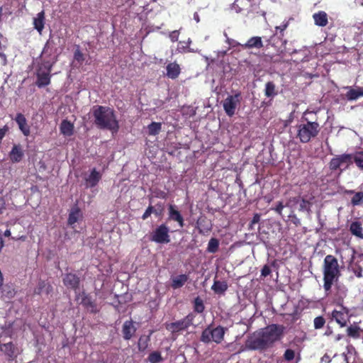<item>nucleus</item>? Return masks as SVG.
I'll return each mask as SVG.
<instances>
[{"label": "nucleus", "mask_w": 363, "mask_h": 363, "mask_svg": "<svg viewBox=\"0 0 363 363\" xmlns=\"http://www.w3.org/2000/svg\"><path fill=\"white\" fill-rule=\"evenodd\" d=\"M95 125L101 130H108L113 133L119 130V123L113 108L96 105L91 108Z\"/></svg>", "instance_id": "f257e3e1"}, {"label": "nucleus", "mask_w": 363, "mask_h": 363, "mask_svg": "<svg viewBox=\"0 0 363 363\" xmlns=\"http://www.w3.org/2000/svg\"><path fill=\"white\" fill-rule=\"evenodd\" d=\"M323 289L327 296L332 292V286L341 275L338 261L331 255L325 256L323 266Z\"/></svg>", "instance_id": "f03ea898"}, {"label": "nucleus", "mask_w": 363, "mask_h": 363, "mask_svg": "<svg viewBox=\"0 0 363 363\" xmlns=\"http://www.w3.org/2000/svg\"><path fill=\"white\" fill-rule=\"evenodd\" d=\"M296 138L299 141L302 143H308L318 135L320 126L317 121H309L307 118H304L296 125Z\"/></svg>", "instance_id": "7ed1b4c3"}, {"label": "nucleus", "mask_w": 363, "mask_h": 363, "mask_svg": "<svg viewBox=\"0 0 363 363\" xmlns=\"http://www.w3.org/2000/svg\"><path fill=\"white\" fill-rule=\"evenodd\" d=\"M57 58L54 57L52 61L44 59L41 63H39L36 69V82L35 84L38 88L45 87L50 84L51 72Z\"/></svg>", "instance_id": "20e7f679"}, {"label": "nucleus", "mask_w": 363, "mask_h": 363, "mask_svg": "<svg viewBox=\"0 0 363 363\" xmlns=\"http://www.w3.org/2000/svg\"><path fill=\"white\" fill-rule=\"evenodd\" d=\"M227 330V328H224L220 325H218L215 328H211V326H208L203 330L200 340L204 343L214 342L216 344H220L223 340Z\"/></svg>", "instance_id": "39448f33"}, {"label": "nucleus", "mask_w": 363, "mask_h": 363, "mask_svg": "<svg viewBox=\"0 0 363 363\" xmlns=\"http://www.w3.org/2000/svg\"><path fill=\"white\" fill-rule=\"evenodd\" d=\"M284 329L282 325L272 324L260 331L268 347L282 337Z\"/></svg>", "instance_id": "423d86ee"}, {"label": "nucleus", "mask_w": 363, "mask_h": 363, "mask_svg": "<svg viewBox=\"0 0 363 363\" xmlns=\"http://www.w3.org/2000/svg\"><path fill=\"white\" fill-rule=\"evenodd\" d=\"M169 228L166 223L158 225L150 235V240L159 244L170 242Z\"/></svg>", "instance_id": "0eeeda50"}, {"label": "nucleus", "mask_w": 363, "mask_h": 363, "mask_svg": "<svg viewBox=\"0 0 363 363\" xmlns=\"http://www.w3.org/2000/svg\"><path fill=\"white\" fill-rule=\"evenodd\" d=\"M81 298L80 304L90 313L96 314L99 313L101 308L98 306L96 300L92 296L83 291L76 296V299Z\"/></svg>", "instance_id": "6e6552de"}, {"label": "nucleus", "mask_w": 363, "mask_h": 363, "mask_svg": "<svg viewBox=\"0 0 363 363\" xmlns=\"http://www.w3.org/2000/svg\"><path fill=\"white\" fill-rule=\"evenodd\" d=\"M194 317V314L189 313L179 320L167 324L166 329L172 333H178L184 331L193 324Z\"/></svg>", "instance_id": "1a4fd4ad"}, {"label": "nucleus", "mask_w": 363, "mask_h": 363, "mask_svg": "<svg viewBox=\"0 0 363 363\" xmlns=\"http://www.w3.org/2000/svg\"><path fill=\"white\" fill-rule=\"evenodd\" d=\"M245 347L249 350H265L268 348L267 343L261 333H254L249 336L245 341Z\"/></svg>", "instance_id": "9d476101"}, {"label": "nucleus", "mask_w": 363, "mask_h": 363, "mask_svg": "<svg viewBox=\"0 0 363 363\" xmlns=\"http://www.w3.org/2000/svg\"><path fill=\"white\" fill-rule=\"evenodd\" d=\"M240 99L241 94L238 92L234 95L228 96L223 101V109L228 116L232 117L235 114L237 106L240 104Z\"/></svg>", "instance_id": "9b49d317"}, {"label": "nucleus", "mask_w": 363, "mask_h": 363, "mask_svg": "<svg viewBox=\"0 0 363 363\" xmlns=\"http://www.w3.org/2000/svg\"><path fill=\"white\" fill-rule=\"evenodd\" d=\"M340 309H334L331 312L332 319L335 320V322L341 327L343 328L347 325L349 320V311L346 307L342 305L340 306Z\"/></svg>", "instance_id": "f8f14e48"}, {"label": "nucleus", "mask_w": 363, "mask_h": 363, "mask_svg": "<svg viewBox=\"0 0 363 363\" xmlns=\"http://www.w3.org/2000/svg\"><path fill=\"white\" fill-rule=\"evenodd\" d=\"M62 281L64 285L69 289L77 291L79 288L80 279L74 273H67L64 275Z\"/></svg>", "instance_id": "ddd939ff"}, {"label": "nucleus", "mask_w": 363, "mask_h": 363, "mask_svg": "<svg viewBox=\"0 0 363 363\" xmlns=\"http://www.w3.org/2000/svg\"><path fill=\"white\" fill-rule=\"evenodd\" d=\"M167 220L177 222L182 228L184 226V219L180 211H178L177 206L174 205H169Z\"/></svg>", "instance_id": "4468645a"}, {"label": "nucleus", "mask_w": 363, "mask_h": 363, "mask_svg": "<svg viewBox=\"0 0 363 363\" xmlns=\"http://www.w3.org/2000/svg\"><path fill=\"white\" fill-rule=\"evenodd\" d=\"M57 50L55 40L50 38L44 45L41 55L52 61L55 57L52 59L51 57L57 52Z\"/></svg>", "instance_id": "2eb2a0df"}, {"label": "nucleus", "mask_w": 363, "mask_h": 363, "mask_svg": "<svg viewBox=\"0 0 363 363\" xmlns=\"http://www.w3.org/2000/svg\"><path fill=\"white\" fill-rule=\"evenodd\" d=\"M15 121L18 125L20 130L25 136H28L30 134V126L27 123V120L23 114L18 113L16 114Z\"/></svg>", "instance_id": "dca6fc26"}, {"label": "nucleus", "mask_w": 363, "mask_h": 363, "mask_svg": "<svg viewBox=\"0 0 363 363\" xmlns=\"http://www.w3.org/2000/svg\"><path fill=\"white\" fill-rule=\"evenodd\" d=\"M335 290L333 298L335 301L340 306L342 305L344 298L347 296V289L345 286L338 284L337 282L334 284Z\"/></svg>", "instance_id": "f3484780"}, {"label": "nucleus", "mask_w": 363, "mask_h": 363, "mask_svg": "<svg viewBox=\"0 0 363 363\" xmlns=\"http://www.w3.org/2000/svg\"><path fill=\"white\" fill-rule=\"evenodd\" d=\"M346 89L348 91L345 94V97L348 101H356L359 98L363 97V86H347Z\"/></svg>", "instance_id": "a211bd4d"}, {"label": "nucleus", "mask_w": 363, "mask_h": 363, "mask_svg": "<svg viewBox=\"0 0 363 363\" xmlns=\"http://www.w3.org/2000/svg\"><path fill=\"white\" fill-rule=\"evenodd\" d=\"M24 156V152L21 145H14L9 152V158L13 163L21 162Z\"/></svg>", "instance_id": "6ab92c4d"}, {"label": "nucleus", "mask_w": 363, "mask_h": 363, "mask_svg": "<svg viewBox=\"0 0 363 363\" xmlns=\"http://www.w3.org/2000/svg\"><path fill=\"white\" fill-rule=\"evenodd\" d=\"M45 11L43 10L37 14L36 17L33 18L34 28L39 33L40 35L42 34V32L45 28Z\"/></svg>", "instance_id": "aec40b11"}, {"label": "nucleus", "mask_w": 363, "mask_h": 363, "mask_svg": "<svg viewBox=\"0 0 363 363\" xmlns=\"http://www.w3.org/2000/svg\"><path fill=\"white\" fill-rule=\"evenodd\" d=\"M123 336L126 340H130L136 332V328L133 325L132 320H126L123 325Z\"/></svg>", "instance_id": "412c9836"}, {"label": "nucleus", "mask_w": 363, "mask_h": 363, "mask_svg": "<svg viewBox=\"0 0 363 363\" xmlns=\"http://www.w3.org/2000/svg\"><path fill=\"white\" fill-rule=\"evenodd\" d=\"M315 25L320 27H325L328 23V16L324 11H319L313 14Z\"/></svg>", "instance_id": "4be33fe9"}, {"label": "nucleus", "mask_w": 363, "mask_h": 363, "mask_svg": "<svg viewBox=\"0 0 363 363\" xmlns=\"http://www.w3.org/2000/svg\"><path fill=\"white\" fill-rule=\"evenodd\" d=\"M166 69L167 76L172 79H177L181 73L180 66L176 62L169 63L166 67Z\"/></svg>", "instance_id": "5701e85b"}, {"label": "nucleus", "mask_w": 363, "mask_h": 363, "mask_svg": "<svg viewBox=\"0 0 363 363\" xmlns=\"http://www.w3.org/2000/svg\"><path fill=\"white\" fill-rule=\"evenodd\" d=\"M189 280V276L186 274H179L171 277V287L173 289L182 288Z\"/></svg>", "instance_id": "b1692460"}, {"label": "nucleus", "mask_w": 363, "mask_h": 363, "mask_svg": "<svg viewBox=\"0 0 363 363\" xmlns=\"http://www.w3.org/2000/svg\"><path fill=\"white\" fill-rule=\"evenodd\" d=\"M243 49L258 48L263 47V43L261 37L255 36L250 38L246 43L241 45Z\"/></svg>", "instance_id": "393cba45"}, {"label": "nucleus", "mask_w": 363, "mask_h": 363, "mask_svg": "<svg viewBox=\"0 0 363 363\" xmlns=\"http://www.w3.org/2000/svg\"><path fill=\"white\" fill-rule=\"evenodd\" d=\"M74 124L67 119L63 120L60 125V133L67 137L74 134Z\"/></svg>", "instance_id": "a878e982"}, {"label": "nucleus", "mask_w": 363, "mask_h": 363, "mask_svg": "<svg viewBox=\"0 0 363 363\" xmlns=\"http://www.w3.org/2000/svg\"><path fill=\"white\" fill-rule=\"evenodd\" d=\"M52 289L53 288L50 284L40 280L38 281L37 287L34 290V294L40 295L42 293L45 292L46 294H49L52 291Z\"/></svg>", "instance_id": "bb28decb"}, {"label": "nucleus", "mask_w": 363, "mask_h": 363, "mask_svg": "<svg viewBox=\"0 0 363 363\" xmlns=\"http://www.w3.org/2000/svg\"><path fill=\"white\" fill-rule=\"evenodd\" d=\"M350 233L361 239H363V228L359 221H354L350 225Z\"/></svg>", "instance_id": "cd10ccee"}, {"label": "nucleus", "mask_w": 363, "mask_h": 363, "mask_svg": "<svg viewBox=\"0 0 363 363\" xmlns=\"http://www.w3.org/2000/svg\"><path fill=\"white\" fill-rule=\"evenodd\" d=\"M101 176L99 174V172L96 170V169H94L89 177L86 178V181L89 184V186L90 187H94L96 186L99 180L101 179Z\"/></svg>", "instance_id": "c85d7f7f"}, {"label": "nucleus", "mask_w": 363, "mask_h": 363, "mask_svg": "<svg viewBox=\"0 0 363 363\" xmlns=\"http://www.w3.org/2000/svg\"><path fill=\"white\" fill-rule=\"evenodd\" d=\"M152 334V331L150 333L149 335H141L138 340V347L139 351L144 352L148 347L150 341V335Z\"/></svg>", "instance_id": "c756f323"}, {"label": "nucleus", "mask_w": 363, "mask_h": 363, "mask_svg": "<svg viewBox=\"0 0 363 363\" xmlns=\"http://www.w3.org/2000/svg\"><path fill=\"white\" fill-rule=\"evenodd\" d=\"M196 224L198 225L199 232L201 234H204L211 230V224L208 223L206 218H199Z\"/></svg>", "instance_id": "7c9ffc66"}, {"label": "nucleus", "mask_w": 363, "mask_h": 363, "mask_svg": "<svg viewBox=\"0 0 363 363\" xmlns=\"http://www.w3.org/2000/svg\"><path fill=\"white\" fill-rule=\"evenodd\" d=\"M277 94H278V91L276 89L275 84L272 81L267 82L265 84L264 95L267 97L273 98L275 96H277Z\"/></svg>", "instance_id": "2f4dec72"}, {"label": "nucleus", "mask_w": 363, "mask_h": 363, "mask_svg": "<svg viewBox=\"0 0 363 363\" xmlns=\"http://www.w3.org/2000/svg\"><path fill=\"white\" fill-rule=\"evenodd\" d=\"M80 215V209L77 207H73L69 213L67 223L69 225H72L79 220Z\"/></svg>", "instance_id": "473e14b6"}, {"label": "nucleus", "mask_w": 363, "mask_h": 363, "mask_svg": "<svg viewBox=\"0 0 363 363\" xmlns=\"http://www.w3.org/2000/svg\"><path fill=\"white\" fill-rule=\"evenodd\" d=\"M347 335L353 339H359L361 336V328L357 325H350L347 328Z\"/></svg>", "instance_id": "72a5a7b5"}, {"label": "nucleus", "mask_w": 363, "mask_h": 363, "mask_svg": "<svg viewBox=\"0 0 363 363\" xmlns=\"http://www.w3.org/2000/svg\"><path fill=\"white\" fill-rule=\"evenodd\" d=\"M211 289L216 294H223L228 289V285L225 281H215Z\"/></svg>", "instance_id": "f704fd0d"}, {"label": "nucleus", "mask_w": 363, "mask_h": 363, "mask_svg": "<svg viewBox=\"0 0 363 363\" xmlns=\"http://www.w3.org/2000/svg\"><path fill=\"white\" fill-rule=\"evenodd\" d=\"M162 129V123L157 122H152L147 126L148 133L150 135H157Z\"/></svg>", "instance_id": "c9c22d12"}, {"label": "nucleus", "mask_w": 363, "mask_h": 363, "mask_svg": "<svg viewBox=\"0 0 363 363\" xmlns=\"http://www.w3.org/2000/svg\"><path fill=\"white\" fill-rule=\"evenodd\" d=\"M219 249V240L216 238H211L208 241L207 251L210 253H216Z\"/></svg>", "instance_id": "e433bc0d"}, {"label": "nucleus", "mask_w": 363, "mask_h": 363, "mask_svg": "<svg viewBox=\"0 0 363 363\" xmlns=\"http://www.w3.org/2000/svg\"><path fill=\"white\" fill-rule=\"evenodd\" d=\"M353 162L355 163L357 167L363 170V151L356 152L353 154Z\"/></svg>", "instance_id": "4c0bfd02"}, {"label": "nucleus", "mask_w": 363, "mask_h": 363, "mask_svg": "<svg viewBox=\"0 0 363 363\" xmlns=\"http://www.w3.org/2000/svg\"><path fill=\"white\" fill-rule=\"evenodd\" d=\"M147 359L150 363H159L162 362L163 358L160 352L154 351L150 353Z\"/></svg>", "instance_id": "58836bf2"}, {"label": "nucleus", "mask_w": 363, "mask_h": 363, "mask_svg": "<svg viewBox=\"0 0 363 363\" xmlns=\"http://www.w3.org/2000/svg\"><path fill=\"white\" fill-rule=\"evenodd\" d=\"M194 308L196 312H197L199 313H201L203 312V311L205 309V306H204L203 300L199 296H197L194 299Z\"/></svg>", "instance_id": "ea45409f"}, {"label": "nucleus", "mask_w": 363, "mask_h": 363, "mask_svg": "<svg viewBox=\"0 0 363 363\" xmlns=\"http://www.w3.org/2000/svg\"><path fill=\"white\" fill-rule=\"evenodd\" d=\"M349 269L355 274L358 278L363 277L362 267L358 263H352L350 264Z\"/></svg>", "instance_id": "a19ab883"}, {"label": "nucleus", "mask_w": 363, "mask_h": 363, "mask_svg": "<svg viewBox=\"0 0 363 363\" xmlns=\"http://www.w3.org/2000/svg\"><path fill=\"white\" fill-rule=\"evenodd\" d=\"M340 161V165L344 163L350 164L353 162V155L352 154H342L337 156Z\"/></svg>", "instance_id": "79ce46f5"}, {"label": "nucleus", "mask_w": 363, "mask_h": 363, "mask_svg": "<svg viewBox=\"0 0 363 363\" xmlns=\"http://www.w3.org/2000/svg\"><path fill=\"white\" fill-rule=\"evenodd\" d=\"M363 203V192L359 191L354 194V196L351 199V203L352 206H359Z\"/></svg>", "instance_id": "37998d69"}, {"label": "nucleus", "mask_w": 363, "mask_h": 363, "mask_svg": "<svg viewBox=\"0 0 363 363\" xmlns=\"http://www.w3.org/2000/svg\"><path fill=\"white\" fill-rule=\"evenodd\" d=\"M325 322V318L323 316H317L313 320V327L315 330L322 329L324 327Z\"/></svg>", "instance_id": "c03bdc74"}, {"label": "nucleus", "mask_w": 363, "mask_h": 363, "mask_svg": "<svg viewBox=\"0 0 363 363\" xmlns=\"http://www.w3.org/2000/svg\"><path fill=\"white\" fill-rule=\"evenodd\" d=\"M74 60L77 61L79 65H82L85 60L84 55L80 50L79 45H77V48L74 52Z\"/></svg>", "instance_id": "a18cd8bd"}, {"label": "nucleus", "mask_w": 363, "mask_h": 363, "mask_svg": "<svg viewBox=\"0 0 363 363\" xmlns=\"http://www.w3.org/2000/svg\"><path fill=\"white\" fill-rule=\"evenodd\" d=\"M289 26V21H284L282 22V23L275 27V30L277 32L279 31L280 37H284V31Z\"/></svg>", "instance_id": "49530a36"}, {"label": "nucleus", "mask_w": 363, "mask_h": 363, "mask_svg": "<svg viewBox=\"0 0 363 363\" xmlns=\"http://www.w3.org/2000/svg\"><path fill=\"white\" fill-rule=\"evenodd\" d=\"M340 163L339 160L337 159V156L335 157H333L331 159L330 162H329V168L335 171L340 167Z\"/></svg>", "instance_id": "de8ad7c7"}, {"label": "nucleus", "mask_w": 363, "mask_h": 363, "mask_svg": "<svg viewBox=\"0 0 363 363\" xmlns=\"http://www.w3.org/2000/svg\"><path fill=\"white\" fill-rule=\"evenodd\" d=\"M155 207V215L156 216H161L163 214L164 210V205L162 202H158L156 203Z\"/></svg>", "instance_id": "09e8293b"}, {"label": "nucleus", "mask_w": 363, "mask_h": 363, "mask_svg": "<svg viewBox=\"0 0 363 363\" xmlns=\"http://www.w3.org/2000/svg\"><path fill=\"white\" fill-rule=\"evenodd\" d=\"M295 357V352L291 349L286 350L284 354V358L286 361L290 362L293 360Z\"/></svg>", "instance_id": "8fccbe9b"}, {"label": "nucleus", "mask_w": 363, "mask_h": 363, "mask_svg": "<svg viewBox=\"0 0 363 363\" xmlns=\"http://www.w3.org/2000/svg\"><path fill=\"white\" fill-rule=\"evenodd\" d=\"M154 194L155 197L162 199H166L168 196V194L166 191L160 189H155Z\"/></svg>", "instance_id": "3c124183"}, {"label": "nucleus", "mask_w": 363, "mask_h": 363, "mask_svg": "<svg viewBox=\"0 0 363 363\" xmlns=\"http://www.w3.org/2000/svg\"><path fill=\"white\" fill-rule=\"evenodd\" d=\"M285 206L283 204L282 201L278 202L277 205L274 208H272L271 209L274 211L279 216H282V210Z\"/></svg>", "instance_id": "603ef678"}, {"label": "nucleus", "mask_w": 363, "mask_h": 363, "mask_svg": "<svg viewBox=\"0 0 363 363\" xmlns=\"http://www.w3.org/2000/svg\"><path fill=\"white\" fill-rule=\"evenodd\" d=\"M271 272H272V270H271L269 266H268L267 264H265L261 270V276L263 277H266L268 275H269L271 274Z\"/></svg>", "instance_id": "864d4df0"}, {"label": "nucleus", "mask_w": 363, "mask_h": 363, "mask_svg": "<svg viewBox=\"0 0 363 363\" xmlns=\"http://www.w3.org/2000/svg\"><path fill=\"white\" fill-rule=\"evenodd\" d=\"M310 202L307 201L306 199L303 198L301 199V202L300 203V209L301 210H308L310 207Z\"/></svg>", "instance_id": "5fc2aeb1"}, {"label": "nucleus", "mask_w": 363, "mask_h": 363, "mask_svg": "<svg viewBox=\"0 0 363 363\" xmlns=\"http://www.w3.org/2000/svg\"><path fill=\"white\" fill-rule=\"evenodd\" d=\"M169 38L172 42L177 41L179 38V32L177 30L172 31L169 35Z\"/></svg>", "instance_id": "6e6d98bb"}, {"label": "nucleus", "mask_w": 363, "mask_h": 363, "mask_svg": "<svg viewBox=\"0 0 363 363\" xmlns=\"http://www.w3.org/2000/svg\"><path fill=\"white\" fill-rule=\"evenodd\" d=\"M6 209V201L3 197H0V215Z\"/></svg>", "instance_id": "4d7b16f0"}, {"label": "nucleus", "mask_w": 363, "mask_h": 363, "mask_svg": "<svg viewBox=\"0 0 363 363\" xmlns=\"http://www.w3.org/2000/svg\"><path fill=\"white\" fill-rule=\"evenodd\" d=\"M261 216L259 213H255L251 220L252 224H257L260 221Z\"/></svg>", "instance_id": "13d9d810"}, {"label": "nucleus", "mask_w": 363, "mask_h": 363, "mask_svg": "<svg viewBox=\"0 0 363 363\" xmlns=\"http://www.w3.org/2000/svg\"><path fill=\"white\" fill-rule=\"evenodd\" d=\"M243 1L244 0H235L233 3V7L236 9L237 12H240L242 11V9L239 8L237 9V7H239V4L240 3L242 4Z\"/></svg>", "instance_id": "bf43d9fd"}, {"label": "nucleus", "mask_w": 363, "mask_h": 363, "mask_svg": "<svg viewBox=\"0 0 363 363\" xmlns=\"http://www.w3.org/2000/svg\"><path fill=\"white\" fill-rule=\"evenodd\" d=\"M147 212H148L149 213L152 214V213H154L155 214V207L152 205H150L147 209L145 210Z\"/></svg>", "instance_id": "052dcab7"}, {"label": "nucleus", "mask_w": 363, "mask_h": 363, "mask_svg": "<svg viewBox=\"0 0 363 363\" xmlns=\"http://www.w3.org/2000/svg\"><path fill=\"white\" fill-rule=\"evenodd\" d=\"M321 360L322 362H325L326 363H328L330 362V357L325 354L322 358H321Z\"/></svg>", "instance_id": "680f3d73"}, {"label": "nucleus", "mask_w": 363, "mask_h": 363, "mask_svg": "<svg viewBox=\"0 0 363 363\" xmlns=\"http://www.w3.org/2000/svg\"><path fill=\"white\" fill-rule=\"evenodd\" d=\"M333 330L330 327H328L324 335L326 336H330V335H333Z\"/></svg>", "instance_id": "e2e57ef3"}, {"label": "nucleus", "mask_w": 363, "mask_h": 363, "mask_svg": "<svg viewBox=\"0 0 363 363\" xmlns=\"http://www.w3.org/2000/svg\"><path fill=\"white\" fill-rule=\"evenodd\" d=\"M150 216H151V214L145 211L141 218L143 220H145L147 219Z\"/></svg>", "instance_id": "0e129e2a"}, {"label": "nucleus", "mask_w": 363, "mask_h": 363, "mask_svg": "<svg viewBox=\"0 0 363 363\" xmlns=\"http://www.w3.org/2000/svg\"><path fill=\"white\" fill-rule=\"evenodd\" d=\"M342 337H343V335H342V334H338V335H337L335 337L334 340H335V342H338V341H340Z\"/></svg>", "instance_id": "69168bd1"}, {"label": "nucleus", "mask_w": 363, "mask_h": 363, "mask_svg": "<svg viewBox=\"0 0 363 363\" xmlns=\"http://www.w3.org/2000/svg\"><path fill=\"white\" fill-rule=\"evenodd\" d=\"M294 223L296 225H298L301 224L300 223V220L296 218V216H294Z\"/></svg>", "instance_id": "338daca9"}, {"label": "nucleus", "mask_w": 363, "mask_h": 363, "mask_svg": "<svg viewBox=\"0 0 363 363\" xmlns=\"http://www.w3.org/2000/svg\"><path fill=\"white\" fill-rule=\"evenodd\" d=\"M355 2L360 6H363V0H355Z\"/></svg>", "instance_id": "774afa93"}]
</instances>
